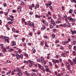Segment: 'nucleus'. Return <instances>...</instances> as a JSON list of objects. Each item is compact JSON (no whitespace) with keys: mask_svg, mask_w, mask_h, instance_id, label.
Returning a JSON list of instances; mask_svg holds the SVG:
<instances>
[{"mask_svg":"<svg viewBox=\"0 0 76 76\" xmlns=\"http://www.w3.org/2000/svg\"><path fill=\"white\" fill-rule=\"evenodd\" d=\"M66 64L67 67L68 68V69L69 70H70V64H69V63L67 62L66 63Z\"/></svg>","mask_w":76,"mask_h":76,"instance_id":"1","label":"nucleus"},{"mask_svg":"<svg viewBox=\"0 0 76 76\" xmlns=\"http://www.w3.org/2000/svg\"><path fill=\"white\" fill-rule=\"evenodd\" d=\"M46 29V27L44 25H43V26L41 28V30H45Z\"/></svg>","mask_w":76,"mask_h":76,"instance_id":"2","label":"nucleus"},{"mask_svg":"<svg viewBox=\"0 0 76 76\" xmlns=\"http://www.w3.org/2000/svg\"><path fill=\"white\" fill-rule=\"evenodd\" d=\"M16 58L18 60H19L20 58V55H19L18 53H17L16 54Z\"/></svg>","mask_w":76,"mask_h":76,"instance_id":"3","label":"nucleus"},{"mask_svg":"<svg viewBox=\"0 0 76 76\" xmlns=\"http://www.w3.org/2000/svg\"><path fill=\"white\" fill-rule=\"evenodd\" d=\"M71 32L72 35H74L75 34H76V30H74V31L73 30H71Z\"/></svg>","mask_w":76,"mask_h":76,"instance_id":"4","label":"nucleus"},{"mask_svg":"<svg viewBox=\"0 0 76 76\" xmlns=\"http://www.w3.org/2000/svg\"><path fill=\"white\" fill-rule=\"evenodd\" d=\"M41 59L42 61V63H44V57L42 56L41 57Z\"/></svg>","mask_w":76,"mask_h":76,"instance_id":"5","label":"nucleus"},{"mask_svg":"<svg viewBox=\"0 0 76 76\" xmlns=\"http://www.w3.org/2000/svg\"><path fill=\"white\" fill-rule=\"evenodd\" d=\"M4 38L5 39V40L6 41H7L8 39H9V37H7L6 36H4Z\"/></svg>","mask_w":76,"mask_h":76,"instance_id":"6","label":"nucleus"},{"mask_svg":"<svg viewBox=\"0 0 76 76\" xmlns=\"http://www.w3.org/2000/svg\"><path fill=\"white\" fill-rule=\"evenodd\" d=\"M73 61L74 63H75V64H76V57H75V59H73Z\"/></svg>","mask_w":76,"mask_h":76,"instance_id":"7","label":"nucleus"},{"mask_svg":"<svg viewBox=\"0 0 76 76\" xmlns=\"http://www.w3.org/2000/svg\"><path fill=\"white\" fill-rule=\"evenodd\" d=\"M14 49H13L10 48L9 50V52H11V51H14Z\"/></svg>","mask_w":76,"mask_h":76,"instance_id":"8","label":"nucleus"},{"mask_svg":"<svg viewBox=\"0 0 76 76\" xmlns=\"http://www.w3.org/2000/svg\"><path fill=\"white\" fill-rule=\"evenodd\" d=\"M31 26H33V27L34 28H35V26L34 25H35L34 24V23H31Z\"/></svg>","mask_w":76,"mask_h":76,"instance_id":"9","label":"nucleus"},{"mask_svg":"<svg viewBox=\"0 0 76 76\" xmlns=\"http://www.w3.org/2000/svg\"><path fill=\"white\" fill-rule=\"evenodd\" d=\"M12 44L13 45H12V46H14V45H16V42L15 41H13L12 42Z\"/></svg>","mask_w":76,"mask_h":76,"instance_id":"10","label":"nucleus"},{"mask_svg":"<svg viewBox=\"0 0 76 76\" xmlns=\"http://www.w3.org/2000/svg\"><path fill=\"white\" fill-rule=\"evenodd\" d=\"M73 12V10H72V9H71L69 11V13H72V12Z\"/></svg>","mask_w":76,"mask_h":76,"instance_id":"11","label":"nucleus"},{"mask_svg":"<svg viewBox=\"0 0 76 76\" xmlns=\"http://www.w3.org/2000/svg\"><path fill=\"white\" fill-rule=\"evenodd\" d=\"M61 20H60V21L58 20L56 21V23H61Z\"/></svg>","mask_w":76,"mask_h":76,"instance_id":"12","label":"nucleus"},{"mask_svg":"<svg viewBox=\"0 0 76 76\" xmlns=\"http://www.w3.org/2000/svg\"><path fill=\"white\" fill-rule=\"evenodd\" d=\"M51 23H52V24L55 23V22H54V20H53V19H51Z\"/></svg>","mask_w":76,"mask_h":76,"instance_id":"13","label":"nucleus"},{"mask_svg":"<svg viewBox=\"0 0 76 76\" xmlns=\"http://www.w3.org/2000/svg\"><path fill=\"white\" fill-rule=\"evenodd\" d=\"M2 51L3 53H6V49L5 48L3 49Z\"/></svg>","mask_w":76,"mask_h":76,"instance_id":"14","label":"nucleus"},{"mask_svg":"<svg viewBox=\"0 0 76 76\" xmlns=\"http://www.w3.org/2000/svg\"><path fill=\"white\" fill-rule=\"evenodd\" d=\"M69 20H70V21H72L73 22H75V21H76V20L75 19H69Z\"/></svg>","mask_w":76,"mask_h":76,"instance_id":"15","label":"nucleus"},{"mask_svg":"<svg viewBox=\"0 0 76 76\" xmlns=\"http://www.w3.org/2000/svg\"><path fill=\"white\" fill-rule=\"evenodd\" d=\"M29 63L30 64H33L34 65V61H29Z\"/></svg>","mask_w":76,"mask_h":76,"instance_id":"16","label":"nucleus"},{"mask_svg":"<svg viewBox=\"0 0 76 76\" xmlns=\"http://www.w3.org/2000/svg\"><path fill=\"white\" fill-rule=\"evenodd\" d=\"M68 19H75L72 18L71 16H69L68 18Z\"/></svg>","mask_w":76,"mask_h":76,"instance_id":"17","label":"nucleus"},{"mask_svg":"<svg viewBox=\"0 0 76 76\" xmlns=\"http://www.w3.org/2000/svg\"><path fill=\"white\" fill-rule=\"evenodd\" d=\"M71 2L72 3H73L74 2L76 4V0H71Z\"/></svg>","mask_w":76,"mask_h":76,"instance_id":"18","label":"nucleus"},{"mask_svg":"<svg viewBox=\"0 0 76 76\" xmlns=\"http://www.w3.org/2000/svg\"><path fill=\"white\" fill-rule=\"evenodd\" d=\"M47 42H45V47H48V46L47 45Z\"/></svg>","mask_w":76,"mask_h":76,"instance_id":"19","label":"nucleus"},{"mask_svg":"<svg viewBox=\"0 0 76 76\" xmlns=\"http://www.w3.org/2000/svg\"><path fill=\"white\" fill-rule=\"evenodd\" d=\"M18 12H20V11H21L19 7L18 8Z\"/></svg>","mask_w":76,"mask_h":76,"instance_id":"20","label":"nucleus"},{"mask_svg":"<svg viewBox=\"0 0 76 76\" xmlns=\"http://www.w3.org/2000/svg\"><path fill=\"white\" fill-rule=\"evenodd\" d=\"M48 5L49 6H51V4H52V3L50 1H49L48 3Z\"/></svg>","mask_w":76,"mask_h":76,"instance_id":"21","label":"nucleus"},{"mask_svg":"<svg viewBox=\"0 0 76 76\" xmlns=\"http://www.w3.org/2000/svg\"><path fill=\"white\" fill-rule=\"evenodd\" d=\"M23 55L22 54H21L20 57L21 59H23Z\"/></svg>","mask_w":76,"mask_h":76,"instance_id":"22","label":"nucleus"},{"mask_svg":"<svg viewBox=\"0 0 76 76\" xmlns=\"http://www.w3.org/2000/svg\"><path fill=\"white\" fill-rule=\"evenodd\" d=\"M46 72H49V68H46Z\"/></svg>","mask_w":76,"mask_h":76,"instance_id":"23","label":"nucleus"},{"mask_svg":"<svg viewBox=\"0 0 76 76\" xmlns=\"http://www.w3.org/2000/svg\"><path fill=\"white\" fill-rule=\"evenodd\" d=\"M8 23L10 24H11V25L13 24V22L12 21H9L8 22Z\"/></svg>","mask_w":76,"mask_h":76,"instance_id":"24","label":"nucleus"},{"mask_svg":"<svg viewBox=\"0 0 76 76\" xmlns=\"http://www.w3.org/2000/svg\"><path fill=\"white\" fill-rule=\"evenodd\" d=\"M29 8L31 10H32V7H31V5H30L29 6Z\"/></svg>","mask_w":76,"mask_h":76,"instance_id":"25","label":"nucleus"},{"mask_svg":"<svg viewBox=\"0 0 76 76\" xmlns=\"http://www.w3.org/2000/svg\"><path fill=\"white\" fill-rule=\"evenodd\" d=\"M12 30L13 32H15V28H13L12 29Z\"/></svg>","mask_w":76,"mask_h":76,"instance_id":"26","label":"nucleus"},{"mask_svg":"<svg viewBox=\"0 0 76 76\" xmlns=\"http://www.w3.org/2000/svg\"><path fill=\"white\" fill-rule=\"evenodd\" d=\"M45 5L47 7V8L48 7H49V6H50L47 3H46Z\"/></svg>","mask_w":76,"mask_h":76,"instance_id":"27","label":"nucleus"},{"mask_svg":"<svg viewBox=\"0 0 76 76\" xmlns=\"http://www.w3.org/2000/svg\"><path fill=\"white\" fill-rule=\"evenodd\" d=\"M21 4L23 6H24V5H25V2L23 1L22 2H21Z\"/></svg>","mask_w":76,"mask_h":76,"instance_id":"28","label":"nucleus"},{"mask_svg":"<svg viewBox=\"0 0 76 76\" xmlns=\"http://www.w3.org/2000/svg\"><path fill=\"white\" fill-rule=\"evenodd\" d=\"M36 7L37 8H38L39 7V4H37L36 5Z\"/></svg>","mask_w":76,"mask_h":76,"instance_id":"29","label":"nucleus"},{"mask_svg":"<svg viewBox=\"0 0 76 76\" xmlns=\"http://www.w3.org/2000/svg\"><path fill=\"white\" fill-rule=\"evenodd\" d=\"M72 53L73 54V56H75V53H76V52L75 51H73Z\"/></svg>","mask_w":76,"mask_h":76,"instance_id":"30","label":"nucleus"},{"mask_svg":"<svg viewBox=\"0 0 76 76\" xmlns=\"http://www.w3.org/2000/svg\"><path fill=\"white\" fill-rule=\"evenodd\" d=\"M10 18H12V19H14V17L12 15H10Z\"/></svg>","mask_w":76,"mask_h":76,"instance_id":"31","label":"nucleus"},{"mask_svg":"<svg viewBox=\"0 0 76 76\" xmlns=\"http://www.w3.org/2000/svg\"><path fill=\"white\" fill-rule=\"evenodd\" d=\"M56 29L55 28H54L53 29V32H56Z\"/></svg>","mask_w":76,"mask_h":76,"instance_id":"32","label":"nucleus"},{"mask_svg":"<svg viewBox=\"0 0 76 76\" xmlns=\"http://www.w3.org/2000/svg\"><path fill=\"white\" fill-rule=\"evenodd\" d=\"M32 51H33V52H34V53H35V50L33 48L32 49Z\"/></svg>","mask_w":76,"mask_h":76,"instance_id":"33","label":"nucleus"},{"mask_svg":"<svg viewBox=\"0 0 76 76\" xmlns=\"http://www.w3.org/2000/svg\"><path fill=\"white\" fill-rule=\"evenodd\" d=\"M52 37L53 38H55V35H54V34H53L52 35Z\"/></svg>","mask_w":76,"mask_h":76,"instance_id":"34","label":"nucleus"},{"mask_svg":"<svg viewBox=\"0 0 76 76\" xmlns=\"http://www.w3.org/2000/svg\"><path fill=\"white\" fill-rule=\"evenodd\" d=\"M12 12H13V13H15L16 12V11L15 10H12Z\"/></svg>","mask_w":76,"mask_h":76,"instance_id":"35","label":"nucleus"},{"mask_svg":"<svg viewBox=\"0 0 76 76\" xmlns=\"http://www.w3.org/2000/svg\"><path fill=\"white\" fill-rule=\"evenodd\" d=\"M18 51L19 53H22V51H21V50L20 49H19Z\"/></svg>","mask_w":76,"mask_h":76,"instance_id":"36","label":"nucleus"},{"mask_svg":"<svg viewBox=\"0 0 76 76\" xmlns=\"http://www.w3.org/2000/svg\"><path fill=\"white\" fill-rule=\"evenodd\" d=\"M55 63H59V61H58V60H56Z\"/></svg>","mask_w":76,"mask_h":76,"instance_id":"37","label":"nucleus"},{"mask_svg":"<svg viewBox=\"0 0 76 76\" xmlns=\"http://www.w3.org/2000/svg\"><path fill=\"white\" fill-rule=\"evenodd\" d=\"M29 14L30 15H32V14H33V12H32V11H30L29 12Z\"/></svg>","mask_w":76,"mask_h":76,"instance_id":"38","label":"nucleus"},{"mask_svg":"<svg viewBox=\"0 0 76 76\" xmlns=\"http://www.w3.org/2000/svg\"><path fill=\"white\" fill-rule=\"evenodd\" d=\"M64 17V18H65V19H67V15H65Z\"/></svg>","mask_w":76,"mask_h":76,"instance_id":"39","label":"nucleus"},{"mask_svg":"<svg viewBox=\"0 0 76 76\" xmlns=\"http://www.w3.org/2000/svg\"><path fill=\"white\" fill-rule=\"evenodd\" d=\"M74 49L75 50V51H76V46H75L74 47Z\"/></svg>","mask_w":76,"mask_h":76,"instance_id":"40","label":"nucleus"},{"mask_svg":"<svg viewBox=\"0 0 76 76\" xmlns=\"http://www.w3.org/2000/svg\"><path fill=\"white\" fill-rule=\"evenodd\" d=\"M69 49H71V48H72V45H69Z\"/></svg>","mask_w":76,"mask_h":76,"instance_id":"41","label":"nucleus"},{"mask_svg":"<svg viewBox=\"0 0 76 76\" xmlns=\"http://www.w3.org/2000/svg\"><path fill=\"white\" fill-rule=\"evenodd\" d=\"M25 56L26 57H28V54H27V53H26L25 55Z\"/></svg>","mask_w":76,"mask_h":76,"instance_id":"42","label":"nucleus"},{"mask_svg":"<svg viewBox=\"0 0 76 76\" xmlns=\"http://www.w3.org/2000/svg\"><path fill=\"white\" fill-rule=\"evenodd\" d=\"M48 15H51V13L50 12L48 11Z\"/></svg>","mask_w":76,"mask_h":76,"instance_id":"43","label":"nucleus"},{"mask_svg":"<svg viewBox=\"0 0 76 76\" xmlns=\"http://www.w3.org/2000/svg\"><path fill=\"white\" fill-rule=\"evenodd\" d=\"M7 62L8 63H11V61H10L8 60L7 61Z\"/></svg>","mask_w":76,"mask_h":76,"instance_id":"44","label":"nucleus"},{"mask_svg":"<svg viewBox=\"0 0 76 76\" xmlns=\"http://www.w3.org/2000/svg\"><path fill=\"white\" fill-rule=\"evenodd\" d=\"M32 71V72H36V70L35 69H33Z\"/></svg>","mask_w":76,"mask_h":76,"instance_id":"45","label":"nucleus"},{"mask_svg":"<svg viewBox=\"0 0 76 76\" xmlns=\"http://www.w3.org/2000/svg\"><path fill=\"white\" fill-rule=\"evenodd\" d=\"M4 7H6V6H7V4H4Z\"/></svg>","mask_w":76,"mask_h":76,"instance_id":"46","label":"nucleus"},{"mask_svg":"<svg viewBox=\"0 0 76 76\" xmlns=\"http://www.w3.org/2000/svg\"><path fill=\"white\" fill-rule=\"evenodd\" d=\"M52 61L54 63H55V64H56V62H55V60H54V59H52Z\"/></svg>","mask_w":76,"mask_h":76,"instance_id":"47","label":"nucleus"},{"mask_svg":"<svg viewBox=\"0 0 76 76\" xmlns=\"http://www.w3.org/2000/svg\"><path fill=\"white\" fill-rule=\"evenodd\" d=\"M68 40L69 41V42H70V41H71V39H70V38H68Z\"/></svg>","mask_w":76,"mask_h":76,"instance_id":"48","label":"nucleus"},{"mask_svg":"<svg viewBox=\"0 0 76 76\" xmlns=\"http://www.w3.org/2000/svg\"><path fill=\"white\" fill-rule=\"evenodd\" d=\"M67 25L68 27H70V24H69V23H68Z\"/></svg>","mask_w":76,"mask_h":76,"instance_id":"49","label":"nucleus"},{"mask_svg":"<svg viewBox=\"0 0 76 76\" xmlns=\"http://www.w3.org/2000/svg\"><path fill=\"white\" fill-rule=\"evenodd\" d=\"M59 42V41L58 40H57L56 41H55L56 43H58Z\"/></svg>","mask_w":76,"mask_h":76,"instance_id":"50","label":"nucleus"},{"mask_svg":"<svg viewBox=\"0 0 76 76\" xmlns=\"http://www.w3.org/2000/svg\"><path fill=\"white\" fill-rule=\"evenodd\" d=\"M23 45H24V46H26V43H23Z\"/></svg>","mask_w":76,"mask_h":76,"instance_id":"51","label":"nucleus"},{"mask_svg":"<svg viewBox=\"0 0 76 76\" xmlns=\"http://www.w3.org/2000/svg\"><path fill=\"white\" fill-rule=\"evenodd\" d=\"M40 33H41V32H40V31H38V32L37 33V35H39V34H40Z\"/></svg>","mask_w":76,"mask_h":76,"instance_id":"52","label":"nucleus"},{"mask_svg":"<svg viewBox=\"0 0 76 76\" xmlns=\"http://www.w3.org/2000/svg\"><path fill=\"white\" fill-rule=\"evenodd\" d=\"M41 69V70H42V69H44V67H43V66H42L40 67Z\"/></svg>","mask_w":76,"mask_h":76,"instance_id":"53","label":"nucleus"},{"mask_svg":"<svg viewBox=\"0 0 76 76\" xmlns=\"http://www.w3.org/2000/svg\"><path fill=\"white\" fill-rule=\"evenodd\" d=\"M34 6H35V5L34 4H32L31 5L32 7H34Z\"/></svg>","mask_w":76,"mask_h":76,"instance_id":"54","label":"nucleus"},{"mask_svg":"<svg viewBox=\"0 0 76 76\" xmlns=\"http://www.w3.org/2000/svg\"><path fill=\"white\" fill-rule=\"evenodd\" d=\"M50 8L51 10H53V7L52 6H50Z\"/></svg>","mask_w":76,"mask_h":76,"instance_id":"55","label":"nucleus"},{"mask_svg":"<svg viewBox=\"0 0 76 76\" xmlns=\"http://www.w3.org/2000/svg\"><path fill=\"white\" fill-rule=\"evenodd\" d=\"M49 63L50 66H52L53 64H52V63H51V62H49Z\"/></svg>","mask_w":76,"mask_h":76,"instance_id":"56","label":"nucleus"},{"mask_svg":"<svg viewBox=\"0 0 76 76\" xmlns=\"http://www.w3.org/2000/svg\"><path fill=\"white\" fill-rule=\"evenodd\" d=\"M66 26H67V25H66V24H64L63 26L64 27H66Z\"/></svg>","mask_w":76,"mask_h":76,"instance_id":"57","label":"nucleus"},{"mask_svg":"<svg viewBox=\"0 0 76 76\" xmlns=\"http://www.w3.org/2000/svg\"><path fill=\"white\" fill-rule=\"evenodd\" d=\"M53 17L54 19H56V17L55 15H53Z\"/></svg>","mask_w":76,"mask_h":76,"instance_id":"58","label":"nucleus"},{"mask_svg":"<svg viewBox=\"0 0 76 76\" xmlns=\"http://www.w3.org/2000/svg\"><path fill=\"white\" fill-rule=\"evenodd\" d=\"M73 43L74 45H75V44H76V42L75 41H74L73 42Z\"/></svg>","mask_w":76,"mask_h":76,"instance_id":"59","label":"nucleus"},{"mask_svg":"<svg viewBox=\"0 0 76 76\" xmlns=\"http://www.w3.org/2000/svg\"><path fill=\"white\" fill-rule=\"evenodd\" d=\"M14 71H12V75H14Z\"/></svg>","mask_w":76,"mask_h":76,"instance_id":"60","label":"nucleus"},{"mask_svg":"<svg viewBox=\"0 0 76 76\" xmlns=\"http://www.w3.org/2000/svg\"><path fill=\"white\" fill-rule=\"evenodd\" d=\"M50 28H51V29L53 28V26L52 25H50Z\"/></svg>","mask_w":76,"mask_h":76,"instance_id":"61","label":"nucleus"},{"mask_svg":"<svg viewBox=\"0 0 76 76\" xmlns=\"http://www.w3.org/2000/svg\"><path fill=\"white\" fill-rule=\"evenodd\" d=\"M8 14V12H6L5 13V15H7V14Z\"/></svg>","mask_w":76,"mask_h":76,"instance_id":"62","label":"nucleus"},{"mask_svg":"<svg viewBox=\"0 0 76 76\" xmlns=\"http://www.w3.org/2000/svg\"><path fill=\"white\" fill-rule=\"evenodd\" d=\"M0 13H1V14H3V11H0Z\"/></svg>","mask_w":76,"mask_h":76,"instance_id":"63","label":"nucleus"},{"mask_svg":"<svg viewBox=\"0 0 76 76\" xmlns=\"http://www.w3.org/2000/svg\"><path fill=\"white\" fill-rule=\"evenodd\" d=\"M32 66H33V65H32V64H30L29 65V67H32Z\"/></svg>","mask_w":76,"mask_h":76,"instance_id":"64","label":"nucleus"}]
</instances>
